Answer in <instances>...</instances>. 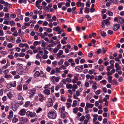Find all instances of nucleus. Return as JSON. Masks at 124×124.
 I'll list each match as a JSON object with an SVG mask.
<instances>
[{"instance_id": "f257e3e1", "label": "nucleus", "mask_w": 124, "mask_h": 124, "mask_svg": "<svg viewBox=\"0 0 124 124\" xmlns=\"http://www.w3.org/2000/svg\"><path fill=\"white\" fill-rule=\"evenodd\" d=\"M47 116L49 118L54 119L56 117V113L53 110L50 111L48 113Z\"/></svg>"}, {"instance_id": "f03ea898", "label": "nucleus", "mask_w": 124, "mask_h": 124, "mask_svg": "<svg viewBox=\"0 0 124 124\" xmlns=\"http://www.w3.org/2000/svg\"><path fill=\"white\" fill-rule=\"evenodd\" d=\"M26 115L28 117H34L37 116L36 113L34 112H32L29 111L26 112Z\"/></svg>"}, {"instance_id": "7ed1b4c3", "label": "nucleus", "mask_w": 124, "mask_h": 124, "mask_svg": "<svg viewBox=\"0 0 124 124\" xmlns=\"http://www.w3.org/2000/svg\"><path fill=\"white\" fill-rule=\"evenodd\" d=\"M83 69V65H81L80 66H78L76 67L75 68V70L77 72H81L82 71Z\"/></svg>"}, {"instance_id": "20e7f679", "label": "nucleus", "mask_w": 124, "mask_h": 124, "mask_svg": "<svg viewBox=\"0 0 124 124\" xmlns=\"http://www.w3.org/2000/svg\"><path fill=\"white\" fill-rule=\"evenodd\" d=\"M39 100L41 102H43L44 100H45L46 99V98L42 94H39Z\"/></svg>"}, {"instance_id": "39448f33", "label": "nucleus", "mask_w": 124, "mask_h": 124, "mask_svg": "<svg viewBox=\"0 0 124 124\" xmlns=\"http://www.w3.org/2000/svg\"><path fill=\"white\" fill-rule=\"evenodd\" d=\"M120 28L119 24L116 23L114 24L113 26V29L114 31H116L118 30Z\"/></svg>"}, {"instance_id": "423d86ee", "label": "nucleus", "mask_w": 124, "mask_h": 124, "mask_svg": "<svg viewBox=\"0 0 124 124\" xmlns=\"http://www.w3.org/2000/svg\"><path fill=\"white\" fill-rule=\"evenodd\" d=\"M26 111L25 109H21L20 110L18 113V114L21 116H24L25 114Z\"/></svg>"}, {"instance_id": "0eeeda50", "label": "nucleus", "mask_w": 124, "mask_h": 124, "mask_svg": "<svg viewBox=\"0 0 124 124\" xmlns=\"http://www.w3.org/2000/svg\"><path fill=\"white\" fill-rule=\"evenodd\" d=\"M81 0H80V1H78L76 3V4L78 7H82L84 8V4L81 2Z\"/></svg>"}, {"instance_id": "6e6552de", "label": "nucleus", "mask_w": 124, "mask_h": 124, "mask_svg": "<svg viewBox=\"0 0 124 124\" xmlns=\"http://www.w3.org/2000/svg\"><path fill=\"white\" fill-rule=\"evenodd\" d=\"M28 91H29V93L30 94V95H29L30 97H32L34 94L35 91L33 90L29 89Z\"/></svg>"}, {"instance_id": "1a4fd4ad", "label": "nucleus", "mask_w": 124, "mask_h": 124, "mask_svg": "<svg viewBox=\"0 0 124 124\" xmlns=\"http://www.w3.org/2000/svg\"><path fill=\"white\" fill-rule=\"evenodd\" d=\"M13 113L12 110H10L9 112V115L8 116V118L10 120H11L13 116Z\"/></svg>"}, {"instance_id": "9d476101", "label": "nucleus", "mask_w": 124, "mask_h": 124, "mask_svg": "<svg viewBox=\"0 0 124 124\" xmlns=\"http://www.w3.org/2000/svg\"><path fill=\"white\" fill-rule=\"evenodd\" d=\"M17 72L18 74L21 75L25 73L24 70L20 69H19L17 70Z\"/></svg>"}, {"instance_id": "9b49d317", "label": "nucleus", "mask_w": 124, "mask_h": 124, "mask_svg": "<svg viewBox=\"0 0 124 124\" xmlns=\"http://www.w3.org/2000/svg\"><path fill=\"white\" fill-rule=\"evenodd\" d=\"M86 77L87 79H90L91 80L93 79L94 78V76L93 75H90L89 74L86 75Z\"/></svg>"}, {"instance_id": "f8f14e48", "label": "nucleus", "mask_w": 124, "mask_h": 124, "mask_svg": "<svg viewBox=\"0 0 124 124\" xmlns=\"http://www.w3.org/2000/svg\"><path fill=\"white\" fill-rule=\"evenodd\" d=\"M7 38L9 42H11L12 43H14L15 42L14 40H13V38L12 37L8 36L7 37Z\"/></svg>"}, {"instance_id": "ddd939ff", "label": "nucleus", "mask_w": 124, "mask_h": 124, "mask_svg": "<svg viewBox=\"0 0 124 124\" xmlns=\"http://www.w3.org/2000/svg\"><path fill=\"white\" fill-rule=\"evenodd\" d=\"M11 106L13 111H15L16 110L17 108L16 105L12 103L11 104Z\"/></svg>"}, {"instance_id": "4468645a", "label": "nucleus", "mask_w": 124, "mask_h": 124, "mask_svg": "<svg viewBox=\"0 0 124 124\" xmlns=\"http://www.w3.org/2000/svg\"><path fill=\"white\" fill-rule=\"evenodd\" d=\"M18 119L16 116V115L14 116L12 119V122L14 123H16L18 121Z\"/></svg>"}, {"instance_id": "2eb2a0df", "label": "nucleus", "mask_w": 124, "mask_h": 124, "mask_svg": "<svg viewBox=\"0 0 124 124\" xmlns=\"http://www.w3.org/2000/svg\"><path fill=\"white\" fill-rule=\"evenodd\" d=\"M22 93H20L18 94V100H24V99L22 95Z\"/></svg>"}, {"instance_id": "dca6fc26", "label": "nucleus", "mask_w": 124, "mask_h": 124, "mask_svg": "<svg viewBox=\"0 0 124 124\" xmlns=\"http://www.w3.org/2000/svg\"><path fill=\"white\" fill-rule=\"evenodd\" d=\"M44 93L46 95H48L50 94V90L47 89H46L44 90L43 91Z\"/></svg>"}, {"instance_id": "f3484780", "label": "nucleus", "mask_w": 124, "mask_h": 124, "mask_svg": "<svg viewBox=\"0 0 124 124\" xmlns=\"http://www.w3.org/2000/svg\"><path fill=\"white\" fill-rule=\"evenodd\" d=\"M65 110V107L64 106H63L59 108V111L61 113H63L64 112Z\"/></svg>"}, {"instance_id": "a211bd4d", "label": "nucleus", "mask_w": 124, "mask_h": 124, "mask_svg": "<svg viewBox=\"0 0 124 124\" xmlns=\"http://www.w3.org/2000/svg\"><path fill=\"white\" fill-rule=\"evenodd\" d=\"M94 106V105L93 104L90 103L88 102H87L86 104V106L88 108H92Z\"/></svg>"}, {"instance_id": "6ab92c4d", "label": "nucleus", "mask_w": 124, "mask_h": 124, "mask_svg": "<svg viewBox=\"0 0 124 124\" xmlns=\"http://www.w3.org/2000/svg\"><path fill=\"white\" fill-rule=\"evenodd\" d=\"M115 66L116 68V71H117V70H119L121 69L120 66L117 63H116L115 64Z\"/></svg>"}, {"instance_id": "aec40b11", "label": "nucleus", "mask_w": 124, "mask_h": 124, "mask_svg": "<svg viewBox=\"0 0 124 124\" xmlns=\"http://www.w3.org/2000/svg\"><path fill=\"white\" fill-rule=\"evenodd\" d=\"M96 85L97 84L96 82H94L93 83V85L92 86V88L93 90H94L97 89V87Z\"/></svg>"}, {"instance_id": "412c9836", "label": "nucleus", "mask_w": 124, "mask_h": 124, "mask_svg": "<svg viewBox=\"0 0 124 124\" xmlns=\"http://www.w3.org/2000/svg\"><path fill=\"white\" fill-rule=\"evenodd\" d=\"M63 51L62 50H60L59 52L56 55L57 56L59 57L60 58L61 55L63 54Z\"/></svg>"}, {"instance_id": "4be33fe9", "label": "nucleus", "mask_w": 124, "mask_h": 124, "mask_svg": "<svg viewBox=\"0 0 124 124\" xmlns=\"http://www.w3.org/2000/svg\"><path fill=\"white\" fill-rule=\"evenodd\" d=\"M67 89H72L73 88V85L71 84H67L66 85Z\"/></svg>"}, {"instance_id": "5701e85b", "label": "nucleus", "mask_w": 124, "mask_h": 124, "mask_svg": "<svg viewBox=\"0 0 124 124\" xmlns=\"http://www.w3.org/2000/svg\"><path fill=\"white\" fill-rule=\"evenodd\" d=\"M78 108L77 107H76L74 108L72 110L73 113L75 114H76L78 112Z\"/></svg>"}, {"instance_id": "b1692460", "label": "nucleus", "mask_w": 124, "mask_h": 124, "mask_svg": "<svg viewBox=\"0 0 124 124\" xmlns=\"http://www.w3.org/2000/svg\"><path fill=\"white\" fill-rule=\"evenodd\" d=\"M114 68V65H110L107 67V71H109L111 69H113Z\"/></svg>"}, {"instance_id": "393cba45", "label": "nucleus", "mask_w": 124, "mask_h": 124, "mask_svg": "<svg viewBox=\"0 0 124 124\" xmlns=\"http://www.w3.org/2000/svg\"><path fill=\"white\" fill-rule=\"evenodd\" d=\"M82 90V89L80 88L79 90H77L76 92V95L77 96H79L80 94V92Z\"/></svg>"}, {"instance_id": "a878e982", "label": "nucleus", "mask_w": 124, "mask_h": 124, "mask_svg": "<svg viewBox=\"0 0 124 124\" xmlns=\"http://www.w3.org/2000/svg\"><path fill=\"white\" fill-rule=\"evenodd\" d=\"M61 29L60 27L59 26H57L56 27H54L53 28V30L55 31H57Z\"/></svg>"}, {"instance_id": "bb28decb", "label": "nucleus", "mask_w": 124, "mask_h": 124, "mask_svg": "<svg viewBox=\"0 0 124 124\" xmlns=\"http://www.w3.org/2000/svg\"><path fill=\"white\" fill-rule=\"evenodd\" d=\"M78 88V86L76 84H73V85L72 90L73 91H75V90Z\"/></svg>"}, {"instance_id": "cd10ccee", "label": "nucleus", "mask_w": 124, "mask_h": 124, "mask_svg": "<svg viewBox=\"0 0 124 124\" xmlns=\"http://www.w3.org/2000/svg\"><path fill=\"white\" fill-rule=\"evenodd\" d=\"M40 74L39 72L38 71H37L35 73L34 75V77L35 78L38 77L39 76Z\"/></svg>"}, {"instance_id": "c85d7f7f", "label": "nucleus", "mask_w": 124, "mask_h": 124, "mask_svg": "<svg viewBox=\"0 0 124 124\" xmlns=\"http://www.w3.org/2000/svg\"><path fill=\"white\" fill-rule=\"evenodd\" d=\"M4 5L6 7H8L9 8H12V6L10 4L8 3L7 2H6L5 4Z\"/></svg>"}, {"instance_id": "c756f323", "label": "nucleus", "mask_w": 124, "mask_h": 124, "mask_svg": "<svg viewBox=\"0 0 124 124\" xmlns=\"http://www.w3.org/2000/svg\"><path fill=\"white\" fill-rule=\"evenodd\" d=\"M104 23H105L106 25H109L110 24V22H109L108 19H106L104 21Z\"/></svg>"}, {"instance_id": "7c9ffc66", "label": "nucleus", "mask_w": 124, "mask_h": 124, "mask_svg": "<svg viewBox=\"0 0 124 124\" xmlns=\"http://www.w3.org/2000/svg\"><path fill=\"white\" fill-rule=\"evenodd\" d=\"M77 101L76 100H74L73 102V103L72 105V106L73 107H75L77 106Z\"/></svg>"}, {"instance_id": "2f4dec72", "label": "nucleus", "mask_w": 124, "mask_h": 124, "mask_svg": "<svg viewBox=\"0 0 124 124\" xmlns=\"http://www.w3.org/2000/svg\"><path fill=\"white\" fill-rule=\"evenodd\" d=\"M7 96L9 99H11L13 96V95L10 92L8 93H7Z\"/></svg>"}, {"instance_id": "473e14b6", "label": "nucleus", "mask_w": 124, "mask_h": 124, "mask_svg": "<svg viewBox=\"0 0 124 124\" xmlns=\"http://www.w3.org/2000/svg\"><path fill=\"white\" fill-rule=\"evenodd\" d=\"M104 69V67L103 65H100L99 68V70L100 71H102Z\"/></svg>"}, {"instance_id": "72a5a7b5", "label": "nucleus", "mask_w": 124, "mask_h": 124, "mask_svg": "<svg viewBox=\"0 0 124 124\" xmlns=\"http://www.w3.org/2000/svg\"><path fill=\"white\" fill-rule=\"evenodd\" d=\"M22 85L20 84L17 86V89L19 91H21L22 89Z\"/></svg>"}, {"instance_id": "f704fd0d", "label": "nucleus", "mask_w": 124, "mask_h": 124, "mask_svg": "<svg viewBox=\"0 0 124 124\" xmlns=\"http://www.w3.org/2000/svg\"><path fill=\"white\" fill-rule=\"evenodd\" d=\"M21 41L20 37H18L17 38V39L16 40V42L17 44L19 43H20Z\"/></svg>"}, {"instance_id": "c9c22d12", "label": "nucleus", "mask_w": 124, "mask_h": 124, "mask_svg": "<svg viewBox=\"0 0 124 124\" xmlns=\"http://www.w3.org/2000/svg\"><path fill=\"white\" fill-rule=\"evenodd\" d=\"M13 46V44L10 43H8L7 45V47L9 48H12Z\"/></svg>"}, {"instance_id": "e433bc0d", "label": "nucleus", "mask_w": 124, "mask_h": 124, "mask_svg": "<svg viewBox=\"0 0 124 124\" xmlns=\"http://www.w3.org/2000/svg\"><path fill=\"white\" fill-rule=\"evenodd\" d=\"M40 44V43L38 41H35L33 42V45L35 46H37V45H39Z\"/></svg>"}, {"instance_id": "4c0bfd02", "label": "nucleus", "mask_w": 124, "mask_h": 124, "mask_svg": "<svg viewBox=\"0 0 124 124\" xmlns=\"http://www.w3.org/2000/svg\"><path fill=\"white\" fill-rule=\"evenodd\" d=\"M85 113L86 114H88L89 112V108L85 106Z\"/></svg>"}, {"instance_id": "58836bf2", "label": "nucleus", "mask_w": 124, "mask_h": 124, "mask_svg": "<svg viewBox=\"0 0 124 124\" xmlns=\"http://www.w3.org/2000/svg\"><path fill=\"white\" fill-rule=\"evenodd\" d=\"M30 67L28 66H26L24 72L25 73H28V70L29 69Z\"/></svg>"}, {"instance_id": "ea45409f", "label": "nucleus", "mask_w": 124, "mask_h": 124, "mask_svg": "<svg viewBox=\"0 0 124 124\" xmlns=\"http://www.w3.org/2000/svg\"><path fill=\"white\" fill-rule=\"evenodd\" d=\"M4 77L6 78H10L11 77V76L10 75L6 74L5 75Z\"/></svg>"}, {"instance_id": "a19ab883", "label": "nucleus", "mask_w": 124, "mask_h": 124, "mask_svg": "<svg viewBox=\"0 0 124 124\" xmlns=\"http://www.w3.org/2000/svg\"><path fill=\"white\" fill-rule=\"evenodd\" d=\"M30 104V102L29 101H26V102L25 104L23 106L25 107H27Z\"/></svg>"}, {"instance_id": "79ce46f5", "label": "nucleus", "mask_w": 124, "mask_h": 124, "mask_svg": "<svg viewBox=\"0 0 124 124\" xmlns=\"http://www.w3.org/2000/svg\"><path fill=\"white\" fill-rule=\"evenodd\" d=\"M96 35V33H93L92 34H90L89 35V38H91L93 36H95Z\"/></svg>"}, {"instance_id": "37998d69", "label": "nucleus", "mask_w": 124, "mask_h": 124, "mask_svg": "<svg viewBox=\"0 0 124 124\" xmlns=\"http://www.w3.org/2000/svg\"><path fill=\"white\" fill-rule=\"evenodd\" d=\"M10 70L9 69H7L4 70L3 71V73L4 74H6L8 73Z\"/></svg>"}, {"instance_id": "c03bdc74", "label": "nucleus", "mask_w": 124, "mask_h": 124, "mask_svg": "<svg viewBox=\"0 0 124 124\" xmlns=\"http://www.w3.org/2000/svg\"><path fill=\"white\" fill-rule=\"evenodd\" d=\"M9 13L5 14V18H6L5 19L6 20H8V18L9 17Z\"/></svg>"}, {"instance_id": "a18cd8bd", "label": "nucleus", "mask_w": 124, "mask_h": 124, "mask_svg": "<svg viewBox=\"0 0 124 124\" xmlns=\"http://www.w3.org/2000/svg\"><path fill=\"white\" fill-rule=\"evenodd\" d=\"M90 9L89 8H87V7H85V13H89V12Z\"/></svg>"}, {"instance_id": "49530a36", "label": "nucleus", "mask_w": 124, "mask_h": 124, "mask_svg": "<svg viewBox=\"0 0 124 124\" xmlns=\"http://www.w3.org/2000/svg\"><path fill=\"white\" fill-rule=\"evenodd\" d=\"M23 90H26L28 89V87L27 86V85H23Z\"/></svg>"}, {"instance_id": "de8ad7c7", "label": "nucleus", "mask_w": 124, "mask_h": 124, "mask_svg": "<svg viewBox=\"0 0 124 124\" xmlns=\"http://www.w3.org/2000/svg\"><path fill=\"white\" fill-rule=\"evenodd\" d=\"M63 60L62 59L60 60V61L58 62V64L59 65H61L63 64Z\"/></svg>"}, {"instance_id": "09e8293b", "label": "nucleus", "mask_w": 124, "mask_h": 124, "mask_svg": "<svg viewBox=\"0 0 124 124\" xmlns=\"http://www.w3.org/2000/svg\"><path fill=\"white\" fill-rule=\"evenodd\" d=\"M13 35L15 37H17L18 36V34L17 31H14L13 34Z\"/></svg>"}, {"instance_id": "8fccbe9b", "label": "nucleus", "mask_w": 124, "mask_h": 124, "mask_svg": "<svg viewBox=\"0 0 124 124\" xmlns=\"http://www.w3.org/2000/svg\"><path fill=\"white\" fill-rule=\"evenodd\" d=\"M66 107L68 108H69L72 105L70 103H66Z\"/></svg>"}, {"instance_id": "3c124183", "label": "nucleus", "mask_w": 124, "mask_h": 124, "mask_svg": "<svg viewBox=\"0 0 124 124\" xmlns=\"http://www.w3.org/2000/svg\"><path fill=\"white\" fill-rule=\"evenodd\" d=\"M47 106L48 107H51L53 105V104L52 102H47Z\"/></svg>"}, {"instance_id": "603ef678", "label": "nucleus", "mask_w": 124, "mask_h": 124, "mask_svg": "<svg viewBox=\"0 0 124 124\" xmlns=\"http://www.w3.org/2000/svg\"><path fill=\"white\" fill-rule=\"evenodd\" d=\"M85 118V117L84 115H83L80 118L79 120L81 122L83 121Z\"/></svg>"}, {"instance_id": "864d4df0", "label": "nucleus", "mask_w": 124, "mask_h": 124, "mask_svg": "<svg viewBox=\"0 0 124 124\" xmlns=\"http://www.w3.org/2000/svg\"><path fill=\"white\" fill-rule=\"evenodd\" d=\"M26 53L27 54H30L31 55H32L33 54V53L32 51L30 49L28 51H26Z\"/></svg>"}, {"instance_id": "5fc2aeb1", "label": "nucleus", "mask_w": 124, "mask_h": 124, "mask_svg": "<svg viewBox=\"0 0 124 124\" xmlns=\"http://www.w3.org/2000/svg\"><path fill=\"white\" fill-rule=\"evenodd\" d=\"M23 120V123H26L29 121L28 118L26 117H24Z\"/></svg>"}, {"instance_id": "6e6d98bb", "label": "nucleus", "mask_w": 124, "mask_h": 124, "mask_svg": "<svg viewBox=\"0 0 124 124\" xmlns=\"http://www.w3.org/2000/svg\"><path fill=\"white\" fill-rule=\"evenodd\" d=\"M10 24L11 26H14L15 24L14 22L13 21H10Z\"/></svg>"}, {"instance_id": "4d7b16f0", "label": "nucleus", "mask_w": 124, "mask_h": 124, "mask_svg": "<svg viewBox=\"0 0 124 124\" xmlns=\"http://www.w3.org/2000/svg\"><path fill=\"white\" fill-rule=\"evenodd\" d=\"M12 86V84H8L6 85L8 89H9Z\"/></svg>"}, {"instance_id": "13d9d810", "label": "nucleus", "mask_w": 124, "mask_h": 124, "mask_svg": "<svg viewBox=\"0 0 124 124\" xmlns=\"http://www.w3.org/2000/svg\"><path fill=\"white\" fill-rule=\"evenodd\" d=\"M42 110V108H39L36 111L37 113H39Z\"/></svg>"}, {"instance_id": "bf43d9fd", "label": "nucleus", "mask_w": 124, "mask_h": 124, "mask_svg": "<svg viewBox=\"0 0 124 124\" xmlns=\"http://www.w3.org/2000/svg\"><path fill=\"white\" fill-rule=\"evenodd\" d=\"M112 84L113 85L115 84L116 85H117L118 84V83L115 79H114L113 80Z\"/></svg>"}, {"instance_id": "052dcab7", "label": "nucleus", "mask_w": 124, "mask_h": 124, "mask_svg": "<svg viewBox=\"0 0 124 124\" xmlns=\"http://www.w3.org/2000/svg\"><path fill=\"white\" fill-rule=\"evenodd\" d=\"M10 17L12 18H14L16 17V15L15 14H13L10 15Z\"/></svg>"}, {"instance_id": "680f3d73", "label": "nucleus", "mask_w": 124, "mask_h": 124, "mask_svg": "<svg viewBox=\"0 0 124 124\" xmlns=\"http://www.w3.org/2000/svg\"><path fill=\"white\" fill-rule=\"evenodd\" d=\"M78 55L79 56L81 55L82 57H84V55L82 54V52L80 51H79L78 53Z\"/></svg>"}, {"instance_id": "e2e57ef3", "label": "nucleus", "mask_w": 124, "mask_h": 124, "mask_svg": "<svg viewBox=\"0 0 124 124\" xmlns=\"http://www.w3.org/2000/svg\"><path fill=\"white\" fill-rule=\"evenodd\" d=\"M61 116L62 118H64L66 117V115L64 113H61Z\"/></svg>"}, {"instance_id": "0e129e2a", "label": "nucleus", "mask_w": 124, "mask_h": 124, "mask_svg": "<svg viewBox=\"0 0 124 124\" xmlns=\"http://www.w3.org/2000/svg\"><path fill=\"white\" fill-rule=\"evenodd\" d=\"M4 34L3 31L1 29H0V36H3Z\"/></svg>"}, {"instance_id": "69168bd1", "label": "nucleus", "mask_w": 124, "mask_h": 124, "mask_svg": "<svg viewBox=\"0 0 124 124\" xmlns=\"http://www.w3.org/2000/svg\"><path fill=\"white\" fill-rule=\"evenodd\" d=\"M17 16L20 18L21 20H22L23 19V16L22 15L19 14L17 15Z\"/></svg>"}, {"instance_id": "338daca9", "label": "nucleus", "mask_w": 124, "mask_h": 124, "mask_svg": "<svg viewBox=\"0 0 124 124\" xmlns=\"http://www.w3.org/2000/svg\"><path fill=\"white\" fill-rule=\"evenodd\" d=\"M67 81V82L70 83L72 81V79L71 78H68L66 79Z\"/></svg>"}, {"instance_id": "774afa93", "label": "nucleus", "mask_w": 124, "mask_h": 124, "mask_svg": "<svg viewBox=\"0 0 124 124\" xmlns=\"http://www.w3.org/2000/svg\"><path fill=\"white\" fill-rule=\"evenodd\" d=\"M6 60L5 59H4L3 60L0 61V62L1 64H4L6 63Z\"/></svg>"}]
</instances>
